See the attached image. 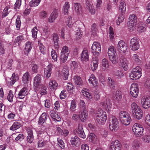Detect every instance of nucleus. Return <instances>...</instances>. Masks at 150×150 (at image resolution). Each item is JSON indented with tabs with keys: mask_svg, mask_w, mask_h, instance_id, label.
I'll return each instance as SVG.
<instances>
[{
	"mask_svg": "<svg viewBox=\"0 0 150 150\" xmlns=\"http://www.w3.org/2000/svg\"><path fill=\"white\" fill-rule=\"evenodd\" d=\"M132 112L134 117L137 119H141L143 116V112L140 107L134 102L131 105Z\"/></svg>",
	"mask_w": 150,
	"mask_h": 150,
	"instance_id": "obj_1",
	"label": "nucleus"
},
{
	"mask_svg": "<svg viewBox=\"0 0 150 150\" xmlns=\"http://www.w3.org/2000/svg\"><path fill=\"white\" fill-rule=\"evenodd\" d=\"M119 117L121 122L125 125H129L131 121L130 114L127 112L122 111L119 114Z\"/></svg>",
	"mask_w": 150,
	"mask_h": 150,
	"instance_id": "obj_2",
	"label": "nucleus"
},
{
	"mask_svg": "<svg viewBox=\"0 0 150 150\" xmlns=\"http://www.w3.org/2000/svg\"><path fill=\"white\" fill-rule=\"evenodd\" d=\"M96 120L100 125H103L105 122L107 115L106 112L102 110L97 111L96 114Z\"/></svg>",
	"mask_w": 150,
	"mask_h": 150,
	"instance_id": "obj_3",
	"label": "nucleus"
},
{
	"mask_svg": "<svg viewBox=\"0 0 150 150\" xmlns=\"http://www.w3.org/2000/svg\"><path fill=\"white\" fill-rule=\"evenodd\" d=\"M142 69L138 66L134 68L129 74L130 78L134 80L139 79L142 76Z\"/></svg>",
	"mask_w": 150,
	"mask_h": 150,
	"instance_id": "obj_4",
	"label": "nucleus"
},
{
	"mask_svg": "<svg viewBox=\"0 0 150 150\" xmlns=\"http://www.w3.org/2000/svg\"><path fill=\"white\" fill-rule=\"evenodd\" d=\"M100 105L105 108L108 113H110L112 109V104L110 100L106 98L105 100H102L100 103Z\"/></svg>",
	"mask_w": 150,
	"mask_h": 150,
	"instance_id": "obj_5",
	"label": "nucleus"
},
{
	"mask_svg": "<svg viewBox=\"0 0 150 150\" xmlns=\"http://www.w3.org/2000/svg\"><path fill=\"white\" fill-rule=\"evenodd\" d=\"M132 130L134 135L137 137H140L142 135L144 128L140 124L136 123L134 124Z\"/></svg>",
	"mask_w": 150,
	"mask_h": 150,
	"instance_id": "obj_6",
	"label": "nucleus"
},
{
	"mask_svg": "<svg viewBox=\"0 0 150 150\" xmlns=\"http://www.w3.org/2000/svg\"><path fill=\"white\" fill-rule=\"evenodd\" d=\"M70 51L68 47L67 46H64L62 50L60 60L61 63H64L67 60Z\"/></svg>",
	"mask_w": 150,
	"mask_h": 150,
	"instance_id": "obj_7",
	"label": "nucleus"
},
{
	"mask_svg": "<svg viewBox=\"0 0 150 150\" xmlns=\"http://www.w3.org/2000/svg\"><path fill=\"white\" fill-rule=\"evenodd\" d=\"M101 46L100 43L94 42L91 47V52L93 55L98 56L100 53Z\"/></svg>",
	"mask_w": 150,
	"mask_h": 150,
	"instance_id": "obj_8",
	"label": "nucleus"
},
{
	"mask_svg": "<svg viewBox=\"0 0 150 150\" xmlns=\"http://www.w3.org/2000/svg\"><path fill=\"white\" fill-rule=\"evenodd\" d=\"M117 49L121 53L125 54L127 51V45L123 40L119 41L117 45Z\"/></svg>",
	"mask_w": 150,
	"mask_h": 150,
	"instance_id": "obj_9",
	"label": "nucleus"
},
{
	"mask_svg": "<svg viewBox=\"0 0 150 150\" xmlns=\"http://www.w3.org/2000/svg\"><path fill=\"white\" fill-rule=\"evenodd\" d=\"M139 41L135 38H132L130 40V47L131 50L133 51L137 50L139 48Z\"/></svg>",
	"mask_w": 150,
	"mask_h": 150,
	"instance_id": "obj_10",
	"label": "nucleus"
},
{
	"mask_svg": "<svg viewBox=\"0 0 150 150\" xmlns=\"http://www.w3.org/2000/svg\"><path fill=\"white\" fill-rule=\"evenodd\" d=\"M130 91V94L134 98L137 97L138 95L139 90L137 83H133L131 85Z\"/></svg>",
	"mask_w": 150,
	"mask_h": 150,
	"instance_id": "obj_11",
	"label": "nucleus"
},
{
	"mask_svg": "<svg viewBox=\"0 0 150 150\" xmlns=\"http://www.w3.org/2000/svg\"><path fill=\"white\" fill-rule=\"evenodd\" d=\"M142 107L145 109H147L150 107V97L149 96H143L141 101Z\"/></svg>",
	"mask_w": 150,
	"mask_h": 150,
	"instance_id": "obj_12",
	"label": "nucleus"
},
{
	"mask_svg": "<svg viewBox=\"0 0 150 150\" xmlns=\"http://www.w3.org/2000/svg\"><path fill=\"white\" fill-rule=\"evenodd\" d=\"M118 122L117 119L113 117L110 119L109 122V127L111 131L115 130L118 126Z\"/></svg>",
	"mask_w": 150,
	"mask_h": 150,
	"instance_id": "obj_13",
	"label": "nucleus"
},
{
	"mask_svg": "<svg viewBox=\"0 0 150 150\" xmlns=\"http://www.w3.org/2000/svg\"><path fill=\"white\" fill-rule=\"evenodd\" d=\"M28 93V89L27 88L23 87L18 92L16 98L18 99H23Z\"/></svg>",
	"mask_w": 150,
	"mask_h": 150,
	"instance_id": "obj_14",
	"label": "nucleus"
},
{
	"mask_svg": "<svg viewBox=\"0 0 150 150\" xmlns=\"http://www.w3.org/2000/svg\"><path fill=\"white\" fill-rule=\"evenodd\" d=\"M53 67V65L50 64L44 68V76L46 79H48L50 76Z\"/></svg>",
	"mask_w": 150,
	"mask_h": 150,
	"instance_id": "obj_15",
	"label": "nucleus"
},
{
	"mask_svg": "<svg viewBox=\"0 0 150 150\" xmlns=\"http://www.w3.org/2000/svg\"><path fill=\"white\" fill-rule=\"evenodd\" d=\"M121 144L117 140L113 141L111 143L110 150H120Z\"/></svg>",
	"mask_w": 150,
	"mask_h": 150,
	"instance_id": "obj_16",
	"label": "nucleus"
},
{
	"mask_svg": "<svg viewBox=\"0 0 150 150\" xmlns=\"http://www.w3.org/2000/svg\"><path fill=\"white\" fill-rule=\"evenodd\" d=\"M41 77L40 74L37 75L34 78L33 86L36 89L39 88L42 85L41 82Z\"/></svg>",
	"mask_w": 150,
	"mask_h": 150,
	"instance_id": "obj_17",
	"label": "nucleus"
},
{
	"mask_svg": "<svg viewBox=\"0 0 150 150\" xmlns=\"http://www.w3.org/2000/svg\"><path fill=\"white\" fill-rule=\"evenodd\" d=\"M18 79L19 77L18 75L14 73L12 74L11 76L9 79V81L6 80V83L9 86H12Z\"/></svg>",
	"mask_w": 150,
	"mask_h": 150,
	"instance_id": "obj_18",
	"label": "nucleus"
},
{
	"mask_svg": "<svg viewBox=\"0 0 150 150\" xmlns=\"http://www.w3.org/2000/svg\"><path fill=\"white\" fill-rule=\"evenodd\" d=\"M89 52L88 49H84L82 52L81 60L83 62H86L89 60Z\"/></svg>",
	"mask_w": 150,
	"mask_h": 150,
	"instance_id": "obj_19",
	"label": "nucleus"
},
{
	"mask_svg": "<svg viewBox=\"0 0 150 150\" xmlns=\"http://www.w3.org/2000/svg\"><path fill=\"white\" fill-rule=\"evenodd\" d=\"M76 132L79 137L83 139L86 137V135L83 130V126L81 124L78 125V128L76 129Z\"/></svg>",
	"mask_w": 150,
	"mask_h": 150,
	"instance_id": "obj_20",
	"label": "nucleus"
},
{
	"mask_svg": "<svg viewBox=\"0 0 150 150\" xmlns=\"http://www.w3.org/2000/svg\"><path fill=\"white\" fill-rule=\"evenodd\" d=\"M70 142L72 145L76 147L78 146L81 144L80 139L76 136L71 137Z\"/></svg>",
	"mask_w": 150,
	"mask_h": 150,
	"instance_id": "obj_21",
	"label": "nucleus"
},
{
	"mask_svg": "<svg viewBox=\"0 0 150 150\" xmlns=\"http://www.w3.org/2000/svg\"><path fill=\"white\" fill-rule=\"evenodd\" d=\"M79 119L82 122H84L88 116L87 111L84 109L80 111L79 114Z\"/></svg>",
	"mask_w": 150,
	"mask_h": 150,
	"instance_id": "obj_22",
	"label": "nucleus"
},
{
	"mask_svg": "<svg viewBox=\"0 0 150 150\" xmlns=\"http://www.w3.org/2000/svg\"><path fill=\"white\" fill-rule=\"evenodd\" d=\"M98 58L97 57H93L91 63V68L92 70L94 71L98 67Z\"/></svg>",
	"mask_w": 150,
	"mask_h": 150,
	"instance_id": "obj_23",
	"label": "nucleus"
},
{
	"mask_svg": "<svg viewBox=\"0 0 150 150\" xmlns=\"http://www.w3.org/2000/svg\"><path fill=\"white\" fill-rule=\"evenodd\" d=\"M86 8L89 11L91 14L93 15L95 13V10L93 6V4L88 0H85Z\"/></svg>",
	"mask_w": 150,
	"mask_h": 150,
	"instance_id": "obj_24",
	"label": "nucleus"
},
{
	"mask_svg": "<svg viewBox=\"0 0 150 150\" xmlns=\"http://www.w3.org/2000/svg\"><path fill=\"white\" fill-rule=\"evenodd\" d=\"M58 11L56 9L54 10L48 18L49 22L50 23L53 22L58 17Z\"/></svg>",
	"mask_w": 150,
	"mask_h": 150,
	"instance_id": "obj_25",
	"label": "nucleus"
},
{
	"mask_svg": "<svg viewBox=\"0 0 150 150\" xmlns=\"http://www.w3.org/2000/svg\"><path fill=\"white\" fill-rule=\"evenodd\" d=\"M88 81L89 83L91 84L93 86H97L98 80L94 74H91L90 76Z\"/></svg>",
	"mask_w": 150,
	"mask_h": 150,
	"instance_id": "obj_26",
	"label": "nucleus"
},
{
	"mask_svg": "<svg viewBox=\"0 0 150 150\" xmlns=\"http://www.w3.org/2000/svg\"><path fill=\"white\" fill-rule=\"evenodd\" d=\"M74 10L78 14H81L82 7L79 3H75L74 4Z\"/></svg>",
	"mask_w": 150,
	"mask_h": 150,
	"instance_id": "obj_27",
	"label": "nucleus"
},
{
	"mask_svg": "<svg viewBox=\"0 0 150 150\" xmlns=\"http://www.w3.org/2000/svg\"><path fill=\"white\" fill-rule=\"evenodd\" d=\"M126 4L125 1L121 0L119 6V10L122 13H125L126 10Z\"/></svg>",
	"mask_w": 150,
	"mask_h": 150,
	"instance_id": "obj_28",
	"label": "nucleus"
},
{
	"mask_svg": "<svg viewBox=\"0 0 150 150\" xmlns=\"http://www.w3.org/2000/svg\"><path fill=\"white\" fill-rule=\"evenodd\" d=\"M32 47L33 45L31 42L28 41L26 42L25 44V48L24 50V52L25 54H28L30 52Z\"/></svg>",
	"mask_w": 150,
	"mask_h": 150,
	"instance_id": "obj_29",
	"label": "nucleus"
},
{
	"mask_svg": "<svg viewBox=\"0 0 150 150\" xmlns=\"http://www.w3.org/2000/svg\"><path fill=\"white\" fill-rule=\"evenodd\" d=\"M120 62L124 70H127L128 69V61L126 58H122L120 59Z\"/></svg>",
	"mask_w": 150,
	"mask_h": 150,
	"instance_id": "obj_30",
	"label": "nucleus"
},
{
	"mask_svg": "<svg viewBox=\"0 0 150 150\" xmlns=\"http://www.w3.org/2000/svg\"><path fill=\"white\" fill-rule=\"evenodd\" d=\"M61 74L64 79H67L69 75V70L68 68L66 67H63L62 71Z\"/></svg>",
	"mask_w": 150,
	"mask_h": 150,
	"instance_id": "obj_31",
	"label": "nucleus"
},
{
	"mask_svg": "<svg viewBox=\"0 0 150 150\" xmlns=\"http://www.w3.org/2000/svg\"><path fill=\"white\" fill-rule=\"evenodd\" d=\"M58 84L56 81L54 80H51L49 83V87L51 90L53 91L57 89Z\"/></svg>",
	"mask_w": 150,
	"mask_h": 150,
	"instance_id": "obj_32",
	"label": "nucleus"
},
{
	"mask_svg": "<svg viewBox=\"0 0 150 150\" xmlns=\"http://www.w3.org/2000/svg\"><path fill=\"white\" fill-rule=\"evenodd\" d=\"M50 113V117L54 120L57 121H61V118L57 113L54 111H51Z\"/></svg>",
	"mask_w": 150,
	"mask_h": 150,
	"instance_id": "obj_33",
	"label": "nucleus"
},
{
	"mask_svg": "<svg viewBox=\"0 0 150 150\" xmlns=\"http://www.w3.org/2000/svg\"><path fill=\"white\" fill-rule=\"evenodd\" d=\"M102 70L104 71L108 69L109 67V62L108 61L105 59L102 60L101 62Z\"/></svg>",
	"mask_w": 150,
	"mask_h": 150,
	"instance_id": "obj_34",
	"label": "nucleus"
},
{
	"mask_svg": "<svg viewBox=\"0 0 150 150\" xmlns=\"http://www.w3.org/2000/svg\"><path fill=\"white\" fill-rule=\"evenodd\" d=\"M22 126L21 123L20 122L16 121L14 122L12 126L10 127V129L15 130L21 127Z\"/></svg>",
	"mask_w": 150,
	"mask_h": 150,
	"instance_id": "obj_35",
	"label": "nucleus"
},
{
	"mask_svg": "<svg viewBox=\"0 0 150 150\" xmlns=\"http://www.w3.org/2000/svg\"><path fill=\"white\" fill-rule=\"evenodd\" d=\"M47 118V113L45 112H43L39 117L38 124L40 125H42L46 120Z\"/></svg>",
	"mask_w": 150,
	"mask_h": 150,
	"instance_id": "obj_36",
	"label": "nucleus"
},
{
	"mask_svg": "<svg viewBox=\"0 0 150 150\" xmlns=\"http://www.w3.org/2000/svg\"><path fill=\"white\" fill-rule=\"evenodd\" d=\"M70 6L69 3L66 2L63 7L62 12L64 15H67Z\"/></svg>",
	"mask_w": 150,
	"mask_h": 150,
	"instance_id": "obj_37",
	"label": "nucleus"
},
{
	"mask_svg": "<svg viewBox=\"0 0 150 150\" xmlns=\"http://www.w3.org/2000/svg\"><path fill=\"white\" fill-rule=\"evenodd\" d=\"M57 131L58 133L64 137H66L69 134V131L67 130H65L63 131L60 127H57L56 128Z\"/></svg>",
	"mask_w": 150,
	"mask_h": 150,
	"instance_id": "obj_38",
	"label": "nucleus"
},
{
	"mask_svg": "<svg viewBox=\"0 0 150 150\" xmlns=\"http://www.w3.org/2000/svg\"><path fill=\"white\" fill-rule=\"evenodd\" d=\"M108 53L109 57L117 54L116 51L114 47L112 46L109 47Z\"/></svg>",
	"mask_w": 150,
	"mask_h": 150,
	"instance_id": "obj_39",
	"label": "nucleus"
},
{
	"mask_svg": "<svg viewBox=\"0 0 150 150\" xmlns=\"http://www.w3.org/2000/svg\"><path fill=\"white\" fill-rule=\"evenodd\" d=\"M30 75L28 71L23 74L22 77V81L24 84L27 83L29 81Z\"/></svg>",
	"mask_w": 150,
	"mask_h": 150,
	"instance_id": "obj_40",
	"label": "nucleus"
},
{
	"mask_svg": "<svg viewBox=\"0 0 150 150\" xmlns=\"http://www.w3.org/2000/svg\"><path fill=\"white\" fill-rule=\"evenodd\" d=\"M109 59L113 64H116L119 62L117 54L109 57Z\"/></svg>",
	"mask_w": 150,
	"mask_h": 150,
	"instance_id": "obj_41",
	"label": "nucleus"
},
{
	"mask_svg": "<svg viewBox=\"0 0 150 150\" xmlns=\"http://www.w3.org/2000/svg\"><path fill=\"white\" fill-rule=\"evenodd\" d=\"M137 17L135 14L130 15L129 17L128 23L131 24H134L137 22Z\"/></svg>",
	"mask_w": 150,
	"mask_h": 150,
	"instance_id": "obj_42",
	"label": "nucleus"
},
{
	"mask_svg": "<svg viewBox=\"0 0 150 150\" xmlns=\"http://www.w3.org/2000/svg\"><path fill=\"white\" fill-rule=\"evenodd\" d=\"M52 37L54 46L56 47H58L59 44V40L58 35L56 33H54L52 35Z\"/></svg>",
	"mask_w": 150,
	"mask_h": 150,
	"instance_id": "obj_43",
	"label": "nucleus"
},
{
	"mask_svg": "<svg viewBox=\"0 0 150 150\" xmlns=\"http://www.w3.org/2000/svg\"><path fill=\"white\" fill-rule=\"evenodd\" d=\"M89 90L86 88H83L81 91V92L84 96L89 99H91L92 98V96L89 93Z\"/></svg>",
	"mask_w": 150,
	"mask_h": 150,
	"instance_id": "obj_44",
	"label": "nucleus"
},
{
	"mask_svg": "<svg viewBox=\"0 0 150 150\" xmlns=\"http://www.w3.org/2000/svg\"><path fill=\"white\" fill-rule=\"evenodd\" d=\"M89 139L90 141L93 143H96L98 141L96 136L93 133H91L88 136Z\"/></svg>",
	"mask_w": 150,
	"mask_h": 150,
	"instance_id": "obj_45",
	"label": "nucleus"
},
{
	"mask_svg": "<svg viewBox=\"0 0 150 150\" xmlns=\"http://www.w3.org/2000/svg\"><path fill=\"white\" fill-rule=\"evenodd\" d=\"M37 136L38 137H41L42 138H47L49 139V137L47 132H43L41 131H38L37 132Z\"/></svg>",
	"mask_w": 150,
	"mask_h": 150,
	"instance_id": "obj_46",
	"label": "nucleus"
},
{
	"mask_svg": "<svg viewBox=\"0 0 150 150\" xmlns=\"http://www.w3.org/2000/svg\"><path fill=\"white\" fill-rule=\"evenodd\" d=\"M47 139L46 141L39 140L38 142V147L40 148L45 146H47L49 143L48 141H47Z\"/></svg>",
	"mask_w": 150,
	"mask_h": 150,
	"instance_id": "obj_47",
	"label": "nucleus"
},
{
	"mask_svg": "<svg viewBox=\"0 0 150 150\" xmlns=\"http://www.w3.org/2000/svg\"><path fill=\"white\" fill-rule=\"evenodd\" d=\"M73 80L75 83L77 85H80L82 83V81L80 76H74Z\"/></svg>",
	"mask_w": 150,
	"mask_h": 150,
	"instance_id": "obj_48",
	"label": "nucleus"
},
{
	"mask_svg": "<svg viewBox=\"0 0 150 150\" xmlns=\"http://www.w3.org/2000/svg\"><path fill=\"white\" fill-rule=\"evenodd\" d=\"M40 30L41 31H42V35L44 36L45 38L47 37L49 34L48 28L46 27L45 28L41 27L40 28Z\"/></svg>",
	"mask_w": 150,
	"mask_h": 150,
	"instance_id": "obj_49",
	"label": "nucleus"
},
{
	"mask_svg": "<svg viewBox=\"0 0 150 150\" xmlns=\"http://www.w3.org/2000/svg\"><path fill=\"white\" fill-rule=\"evenodd\" d=\"M122 98V93L121 91L117 90L116 91L115 94V99L117 101H120Z\"/></svg>",
	"mask_w": 150,
	"mask_h": 150,
	"instance_id": "obj_50",
	"label": "nucleus"
},
{
	"mask_svg": "<svg viewBox=\"0 0 150 150\" xmlns=\"http://www.w3.org/2000/svg\"><path fill=\"white\" fill-rule=\"evenodd\" d=\"M91 33L93 35H96L98 32L97 26L96 23H93L91 26Z\"/></svg>",
	"mask_w": 150,
	"mask_h": 150,
	"instance_id": "obj_51",
	"label": "nucleus"
},
{
	"mask_svg": "<svg viewBox=\"0 0 150 150\" xmlns=\"http://www.w3.org/2000/svg\"><path fill=\"white\" fill-rule=\"evenodd\" d=\"M51 54L52 59L54 61H57V57H58V52L52 49L51 52Z\"/></svg>",
	"mask_w": 150,
	"mask_h": 150,
	"instance_id": "obj_52",
	"label": "nucleus"
},
{
	"mask_svg": "<svg viewBox=\"0 0 150 150\" xmlns=\"http://www.w3.org/2000/svg\"><path fill=\"white\" fill-rule=\"evenodd\" d=\"M108 86L112 89L115 88V82L110 77H108Z\"/></svg>",
	"mask_w": 150,
	"mask_h": 150,
	"instance_id": "obj_53",
	"label": "nucleus"
},
{
	"mask_svg": "<svg viewBox=\"0 0 150 150\" xmlns=\"http://www.w3.org/2000/svg\"><path fill=\"white\" fill-rule=\"evenodd\" d=\"M113 75L118 77L121 78L124 76V74L120 70H115L114 71Z\"/></svg>",
	"mask_w": 150,
	"mask_h": 150,
	"instance_id": "obj_54",
	"label": "nucleus"
},
{
	"mask_svg": "<svg viewBox=\"0 0 150 150\" xmlns=\"http://www.w3.org/2000/svg\"><path fill=\"white\" fill-rule=\"evenodd\" d=\"M123 14L121 13L120 14L118 17V19L116 21V24L117 25H119L124 19V16Z\"/></svg>",
	"mask_w": 150,
	"mask_h": 150,
	"instance_id": "obj_55",
	"label": "nucleus"
},
{
	"mask_svg": "<svg viewBox=\"0 0 150 150\" xmlns=\"http://www.w3.org/2000/svg\"><path fill=\"white\" fill-rule=\"evenodd\" d=\"M10 8V6H7L5 8L4 10L3 11L2 13V17H4L6 16L9 13V12L11 11V10H9Z\"/></svg>",
	"mask_w": 150,
	"mask_h": 150,
	"instance_id": "obj_56",
	"label": "nucleus"
},
{
	"mask_svg": "<svg viewBox=\"0 0 150 150\" xmlns=\"http://www.w3.org/2000/svg\"><path fill=\"white\" fill-rule=\"evenodd\" d=\"M131 59L133 62L136 63H139L140 61L139 56L136 54H133L132 57Z\"/></svg>",
	"mask_w": 150,
	"mask_h": 150,
	"instance_id": "obj_57",
	"label": "nucleus"
},
{
	"mask_svg": "<svg viewBox=\"0 0 150 150\" xmlns=\"http://www.w3.org/2000/svg\"><path fill=\"white\" fill-rule=\"evenodd\" d=\"M41 0H32L30 3V4L31 7L37 6L39 4Z\"/></svg>",
	"mask_w": 150,
	"mask_h": 150,
	"instance_id": "obj_58",
	"label": "nucleus"
},
{
	"mask_svg": "<svg viewBox=\"0 0 150 150\" xmlns=\"http://www.w3.org/2000/svg\"><path fill=\"white\" fill-rule=\"evenodd\" d=\"M41 88L40 94L41 95H45L47 94V92L46 91V87L43 85H41L39 88Z\"/></svg>",
	"mask_w": 150,
	"mask_h": 150,
	"instance_id": "obj_59",
	"label": "nucleus"
},
{
	"mask_svg": "<svg viewBox=\"0 0 150 150\" xmlns=\"http://www.w3.org/2000/svg\"><path fill=\"white\" fill-rule=\"evenodd\" d=\"M57 141L58 142L57 144L62 149L65 148L64 143L62 140L60 138H58L57 139Z\"/></svg>",
	"mask_w": 150,
	"mask_h": 150,
	"instance_id": "obj_60",
	"label": "nucleus"
},
{
	"mask_svg": "<svg viewBox=\"0 0 150 150\" xmlns=\"http://www.w3.org/2000/svg\"><path fill=\"white\" fill-rule=\"evenodd\" d=\"M21 25V22L19 17H18L16 22V25L17 30H19Z\"/></svg>",
	"mask_w": 150,
	"mask_h": 150,
	"instance_id": "obj_61",
	"label": "nucleus"
},
{
	"mask_svg": "<svg viewBox=\"0 0 150 150\" xmlns=\"http://www.w3.org/2000/svg\"><path fill=\"white\" fill-rule=\"evenodd\" d=\"M38 29L36 27H35L32 30V37L34 38H36L37 37Z\"/></svg>",
	"mask_w": 150,
	"mask_h": 150,
	"instance_id": "obj_62",
	"label": "nucleus"
},
{
	"mask_svg": "<svg viewBox=\"0 0 150 150\" xmlns=\"http://www.w3.org/2000/svg\"><path fill=\"white\" fill-rule=\"evenodd\" d=\"M13 96L14 95L12 91L11 90L10 91L7 97L8 100L10 102H12L13 101Z\"/></svg>",
	"mask_w": 150,
	"mask_h": 150,
	"instance_id": "obj_63",
	"label": "nucleus"
},
{
	"mask_svg": "<svg viewBox=\"0 0 150 150\" xmlns=\"http://www.w3.org/2000/svg\"><path fill=\"white\" fill-rule=\"evenodd\" d=\"M71 118L73 120L75 121H77L79 119V115L77 113L74 112L72 115Z\"/></svg>",
	"mask_w": 150,
	"mask_h": 150,
	"instance_id": "obj_64",
	"label": "nucleus"
}]
</instances>
